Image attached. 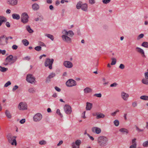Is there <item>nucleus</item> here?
<instances>
[{"mask_svg":"<svg viewBox=\"0 0 148 148\" xmlns=\"http://www.w3.org/2000/svg\"><path fill=\"white\" fill-rule=\"evenodd\" d=\"M108 140V139L106 137L101 136L97 138V141L100 147H103L107 145Z\"/></svg>","mask_w":148,"mask_h":148,"instance_id":"nucleus-1","label":"nucleus"},{"mask_svg":"<svg viewBox=\"0 0 148 148\" xmlns=\"http://www.w3.org/2000/svg\"><path fill=\"white\" fill-rule=\"evenodd\" d=\"M7 138L8 142L12 145L16 146L17 143L16 140V137L13 136L11 134H8L7 135Z\"/></svg>","mask_w":148,"mask_h":148,"instance_id":"nucleus-2","label":"nucleus"},{"mask_svg":"<svg viewBox=\"0 0 148 148\" xmlns=\"http://www.w3.org/2000/svg\"><path fill=\"white\" fill-rule=\"evenodd\" d=\"M17 59L16 56L13 57L12 55H10L8 56L5 60V62L4 64L6 65L8 64H11L15 62Z\"/></svg>","mask_w":148,"mask_h":148,"instance_id":"nucleus-3","label":"nucleus"},{"mask_svg":"<svg viewBox=\"0 0 148 148\" xmlns=\"http://www.w3.org/2000/svg\"><path fill=\"white\" fill-rule=\"evenodd\" d=\"M54 60L53 59H51L49 58H47L45 62V65L46 67L48 66L50 69H52V65L53 63Z\"/></svg>","mask_w":148,"mask_h":148,"instance_id":"nucleus-4","label":"nucleus"},{"mask_svg":"<svg viewBox=\"0 0 148 148\" xmlns=\"http://www.w3.org/2000/svg\"><path fill=\"white\" fill-rule=\"evenodd\" d=\"M26 80L28 82L32 84H35L36 82L35 77L32 74L27 75L26 77Z\"/></svg>","mask_w":148,"mask_h":148,"instance_id":"nucleus-5","label":"nucleus"},{"mask_svg":"<svg viewBox=\"0 0 148 148\" xmlns=\"http://www.w3.org/2000/svg\"><path fill=\"white\" fill-rule=\"evenodd\" d=\"M29 16L26 12L23 13L21 16V22L24 24H26L28 21Z\"/></svg>","mask_w":148,"mask_h":148,"instance_id":"nucleus-6","label":"nucleus"},{"mask_svg":"<svg viewBox=\"0 0 148 148\" xmlns=\"http://www.w3.org/2000/svg\"><path fill=\"white\" fill-rule=\"evenodd\" d=\"M27 104L25 102H20L18 106V108L20 110H24L27 109Z\"/></svg>","mask_w":148,"mask_h":148,"instance_id":"nucleus-7","label":"nucleus"},{"mask_svg":"<svg viewBox=\"0 0 148 148\" xmlns=\"http://www.w3.org/2000/svg\"><path fill=\"white\" fill-rule=\"evenodd\" d=\"M42 118V114L39 113L36 114L34 115L33 118V121L35 122H38L40 121Z\"/></svg>","mask_w":148,"mask_h":148,"instance_id":"nucleus-8","label":"nucleus"},{"mask_svg":"<svg viewBox=\"0 0 148 148\" xmlns=\"http://www.w3.org/2000/svg\"><path fill=\"white\" fill-rule=\"evenodd\" d=\"M66 85L69 87H71L75 86L77 85L76 82L72 79L68 80L66 83Z\"/></svg>","mask_w":148,"mask_h":148,"instance_id":"nucleus-9","label":"nucleus"},{"mask_svg":"<svg viewBox=\"0 0 148 148\" xmlns=\"http://www.w3.org/2000/svg\"><path fill=\"white\" fill-rule=\"evenodd\" d=\"M81 141L79 140H76L72 144V148H79V147L81 144Z\"/></svg>","mask_w":148,"mask_h":148,"instance_id":"nucleus-10","label":"nucleus"},{"mask_svg":"<svg viewBox=\"0 0 148 148\" xmlns=\"http://www.w3.org/2000/svg\"><path fill=\"white\" fill-rule=\"evenodd\" d=\"M121 97L123 100L127 101L128 99L129 95L128 93L122 91L121 93Z\"/></svg>","mask_w":148,"mask_h":148,"instance_id":"nucleus-11","label":"nucleus"},{"mask_svg":"<svg viewBox=\"0 0 148 148\" xmlns=\"http://www.w3.org/2000/svg\"><path fill=\"white\" fill-rule=\"evenodd\" d=\"M9 38H0V45H4L7 43V40ZM12 39V38H10Z\"/></svg>","mask_w":148,"mask_h":148,"instance_id":"nucleus-12","label":"nucleus"},{"mask_svg":"<svg viewBox=\"0 0 148 148\" xmlns=\"http://www.w3.org/2000/svg\"><path fill=\"white\" fill-rule=\"evenodd\" d=\"M72 112L71 106L68 105H65V113L68 115L71 114Z\"/></svg>","mask_w":148,"mask_h":148,"instance_id":"nucleus-13","label":"nucleus"},{"mask_svg":"<svg viewBox=\"0 0 148 148\" xmlns=\"http://www.w3.org/2000/svg\"><path fill=\"white\" fill-rule=\"evenodd\" d=\"M92 132L97 134H99L101 132V129L97 127H93L91 129Z\"/></svg>","mask_w":148,"mask_h":148,"instance_id":"nucleus-14","label":"nucleus"},{"mask_svg":"<svg viewBox=\"0 0 148 148\" xmlns=\"http://www.w3.org/2000/svg\"><path fill=\"white\" fill-rule=\"evenodd\" d=\"M56 76V74L54 73H51L47 77L46 82H49L50 81V79Z\"/></svg>","mask_w":148,"mask_h":148,"instance_id":"nucleus-15","label":"nucleus"},{"mask_svg":"<svg viewBox=\"0 0 148 148\" xmlns=\"http://www.w3.org/2000/svg\"><path fill=\"white\" fill-rule=\"evenodd\" d=\"M136 50L137 52L140 54L143 57H145L144 51L142 49L138 47H136Z\"/></svg>","mask_w":148,"mask_h":148,"instance_id":"nucleus-16","label":"nucleus"},{"mask_svg":"<svg viewBox=\"0 0 148 148\" xmlns=\"http://www.w3.org/2000/svg\"><path fill=\"white\" fill-rule=\"evenodd\" d=\"M17 0H8V3L12 6L16 5L17 4Z\"/></svg>","mask_w":148,"mask_h":148,"instance_id":"nucleus-17","label":"nucleus"},{"mask_svg":"<svg viewBox=\"0 0 148 148\" xmlns=\"http://www.w3.org/2000/svg\"><path fill=\"white\" fill-rule=\"evenodd\" d=\"M73 66V63L69 61H65V67L68 68H72Z\"/></svg>","mask_w":148,"mask_h":148,"instance_id":"nucleus-18","label":"nucleus"},{"mask_svg":"<svg viewBox=\"0 0 148 148\" xmlns=\"http://www.w3.org/2000/svg\"><path fill=\"white\" fill-rule=\"evenodd\" d=\"M96 118L97 119L103 118L105 117V115L101 113H96Z\"/></svg>","mask_w":148,"mask_h":148,"instance_id":"nucleus-19","label":"nucleus"},{"mask_svg":"<svg viewBox=\"0 0 148 148\" xmlns=\"http://www.w3.org/2000/svg\"><path fill=\"white\" fill-rule=\"evenodd\" d=\"M92 107V103L87 102L86 103V109L87 110H90Z\"/></svg>","mask_w":148,"mask_h":148,"instance_id":"nucleus-20","label":"nucleus"},{"mask_svg":"<svg viewBox=\"0 0 148 148\" xmlns=\"http://www.w3.org/2000/svg\"><path fill=\"white\" fill-rule=\"evenodd\" d=\"M6 21L7 19L6 18L3 16H0V26L3 22H6Z\"/></svg>","mask_w":148,"mask_h":148,"instance_id":"nucleus-21","label":"nucleus"},{"mask_svg":"<svg viewBox=\"0 0 148 148\" xmlns=\"http://www.w3.org/2000/svg\"><path fill=\"white\" fill-rule=\"evenodd\" d=\"M81 9L84 11H87L88 9V5L86 3H84L82 4Z\"/></svg>","mask_w":148,"mask_h":148,"instance_id":"nucleus-22","label":"nucleus"},{"mask_svg":"<svg viewBox=\"0 0 148 148\" xmlns=\"http://www.w3.org/2000/svg\"><path fill=\"white\" fill-rule=\"evenodd\" d=\"M74 33L72 31H69L67 32L65 30V37H68L67 36H72L74 35Z\"/></svg>","mask_w":148,"mask_h":148,"instance_id":"nucleus-23","label":"nucleus"},{"mask_svg":"<svg viewBox=\"0 0 148 148\" xmlns=\"http://www.w3.org/2000/svg\"><path fill=\"white\" fill-rule=\"evenodd\" d=\"M92 91V89L90 88L87 87L84 90V93L87 94L91 92Z\"/></svg>","mask_w":148,"mask_h":148,"instance_id":"nucleus-24","label":"nucleus"},{"mask_svg":"<svg viewBox=\"0 0 148 148\" xmlns=\"http://www.w3.org/2000/svg\"><path fill=\"white\" fill-rule=\"evenodd\" d=\"M5 114L8 118L10 119L12 118V115L9 110H6L5 111Z\"/></svg>","mask_w":148,"mask_h":148,"instance_id":"nucleus-25","label":"nucleus"},{"mask_svg":"<svg viewBox=\"0 0 148 148\" xmlns=\"http://www.w3.org/2000/svg\"><path fill=\"white\" fill-rule=\"evenodd\" d=\"M32 7L34 10H37L39 8V5L37 3H34L32 5Z\"/></svg>","mask_w":148,"mask_h":148,"instance_id":"nucleus-26","label":"nucleus"},{"mask_svg":"<svg viewBox=\"0 0 148 148\" xmlns=\"http://www.w3.org/2000/svg\"><path fill=\"white\" fill-rule=\"evenodd\" d=\"M119 131L123 133H125L127 134L128 133V130L125 128H122L119 129Z\"/></svg>","mask_w":148,"mask_h":148,"instance_id":"nucleus-27","label":"nucleus"},{"mask_svg":"<svg viewBox=\"0 0 148 148\" xmlns=\"http://www.w3.org/2000/svg\"><path fill=\"white\" fill-rule=\"evenodd\" d=\"M12 17L14 19L18 20L20 18V16L19 14H12Z\"/></svg>","mask_w":148,"mask_h":148,"instance_id":"nucleus-28","label":"nucleus"},{"mask_svg":"<svg viewBox=\"0 0 148 148\" xmlns=\"http://www.w3.org/2000/svg\"><path fill=\"white\" fill-rule=\"evenodd\" d=\"M142 82L144 84L148 85V79L145 78H143L142 80Z\"/></svg>","mask_w":148,"mask_h":148,"instance_id":"nucleus-29","label":"nucleus"},{"mask_svg":"<svg viewBox=\"0 0 148 148\" xmlns=\"http://www.w3.org/2000/svg\"><path fill=\"white\" fill-rule=\"evenodd\" d=\"M140 99L145 101H148V96L145 95H142L140 97Z\"/></svg>","mask_w":148,"mask_h":148,"instance_id":"nucleus-30","label":"nucleus"},{"mask_svg":"<svg viewBox=\"0 0 148 148\" xmlns=\"http://www.w3.org/2000/svg\"><path fill=\"white\" fill-rule=\"evenodd\" d=\"M26 29L27 31L29 33H32L33 32V31L29 25H27L26 26Z\"/></svg>","mask_w":148,"mask_h":148,"instance_id":"nucleus-31","label":"nucleus"},{"mask_svg":"<svg viewBox=\"0 0 148 148\" xmlns=\"http://www.w3.org/2000/svg\"><path fill=\"white\" fill-rule=\"evenodd\" d=\"M82 2L81 1H79L78 2L77 4L76 5V7L77 9H79L81 7L82 4Z\"/></svg>","mask_w":148,"mask_h":148,"instance_id":"nucleus-32","label":"nucleus"},{"mask_svg":"<svg viewBox=\"0 0 148 148\" xmlns=\"http://www.w3.org/2000/svg\"><path fill=\"white\" fill-rule=\"evenodd\" d=\"M22 42L23 45L25 46H27L29 43V41L25 39L23 40Z\"/></svg>","mask_w":148,"mask_h":148,"instance_id":"nucleus-33","label":"nucleus"},{"mask_svg":"<svg viewBox=\"0 0 148 148\" xmlns=\"http://www.w3.org/2000/svg\"><path fill=\"white\" fill-rule=\"evenodd\" d=\"M119 112V110L118 109H117L114 112L111 113L110 115L112 116H116L117 113Z\"/></svg>","mask_w":148,"mask_h":148,"instance_id":"nucleus-34","label":"nucleus"},{"mask_svg":"<svg viewBox=\"0 0 148 148\" xmlns=\"http://www.w3.org/2000/svg\"><path fill=\"white\" fill-rule=\"evenodd\" d=\"M114 125L116 127L119 126V122L118 120L116 119L113 122Z\"/></svg>","mask_w":148,"mask_h":148,"instance_id":"nucleus-35","label":"nucleus"},{"mask_svg":"<svg viewBox=\"0 0 148 148\" xmlns=\"http://www.w3.org/2000/svg\"><path fill=\"white\" fill-rule=\"evenodd\" d=\"M102 81L103 82V84L104 86H106L108 84V82L106 80V79L105 78H103Z\"/></svg>","mask_w":148,"mask_h":148,"instance_id":"nucleus-36","label":"nucleus"},{"mask_svg":"<svg viewBox=\"0 0 148 148\" xmlns=\"http://www.w3.org/2000/svg\"><path fill=\"white\" fill-rule=\"evenodd\" d=\"M141 45L146 48L148 47V42H144L142 43Z\"/></svg>","mask_w":148,"mask_h":148,"instance_id":"nucleus-37","label":"nucleus"},{"mask_svg":"<svg viewBox=\"0 0 148 148\" xmlns=\"http://www.w3.org/2000/svg\"><path fill=\"white\" fill-rule=\"evenodd\" d=\"M112 62L111 63V65H114L116 64V59L115 58H112Z\"/></svg>","mask_w":148,"mask_h":148,"instance_id":"nucleus-38","label":"nucleus"},{"mask_svg":"<svg viewBox=\"0 0 148 148\" xmlns=\"http://www.w3.org/2000/svg\"><path fill=\"white\" fill-rule=\"evenodd\" d=\"M28 91L30 93H33L35 92V90L34 88H31L29 89Z\"/></svg>","mask_w":148,"mask_h":148,"instance_id":"nucleus-39","label":"nucleus"},{"mask_svg":"<svg viewBox=\"0 0 148 148\" xmlns=\"http://www.w3.org/2000/svg\"><path fill=\"white\" fill-rule=\"evenodd\" d=\"M7 68L4 67H2L1 66H0V71L2 72H5L7 70Z\"/></svg>","mask_w":148,"mask_h":148,"instance_id":"nucleus-40","label":"nucleus"},{"mask_svg":"<svg viewBox=\"0 0 148 148\" xmlns=\"http://www.w3.org/2000/svg\"><path fill=\"white\" fill-rule=\"evenodd\" d=\"M56 113L58 114L61 117H63L62 114L61 113L60 110L59 109H57L56 111Z\"/></svg>","mask_w":148,"mask_h":148,"instance_id":"nucleus-41","label":"nucleus"},{"mask_svg":"<svg viewBox=\"0 0 148 148\" xmlns=\"http://www.w3.org/2000/svg\"><path fill=\"white\" fill-rule=\"evenodd\" d=\"M35 50L37 51H39L41 50L42 48L40 46H37L35 47L34 48Z\"/></svg>","mask_w":148,"mask_h":148,"instance_id":"nucleus-42","label":"nucleus"},{"mask_svg":"<svg viewBox=\"0 0 148 148\" xmlns=\"http://www.w3.org/2000/svg\"><path fill=\"white\" fill-rule=\"evenodd\" d=\"M47 143V142L45 140H42L39 142V144L40 145H44Z\"/></svg>","mask_w":148,"mask_h":148,"instance_id":"nucleus-43","label":"nucleus"},{"mask_svg":"<svg viewBox=\"0 0 148 148\" xmlns=\"http://www.w3.org/2000/svg\"><path fill=\"white\" fill-rule=\"evenodd\" d=\"M143 146L144 147H148V140L144 142Z\"/></svg>","mask_w":148,"mask_h":148,"instance_id":"nucleus-44","label":"nucleus"},{"mask_svg":"<svg viewBox=\"0 0 148 148\" xmlns=\"http://www.w3.org/2000/svg\"><path fill=\"white\" fill-rule=\"evenodd\" d=\"M94 96H95L98 97L100 98L102 96V95L101 93H96L95 94L93 95Z\"/></svg>","mask_w":148,"mask_h":148,"instance_id":"nucleus-45","label":"nucleus"},{"mask_svg":"<svg viewBox=\"0 0 148 148\" xmlns=\"http://www.w3.org/2000/svg\"><path fill=\"white\" fill-rule=\"evenodd\" d=\"M132 107L133 108H135L137 106V103L136 101H134L132 103Z\"/></svg>","mask_w":148,"mask_h":148,"instance_id":"nucleus-46","label":"nucleus"},{"mask_svg":"<svg viewBox=\"0 0 148 148\" xmlns=\"http://www.w3.org/2000/svg\"><path fill=\"white\" fill-rule=\"evenodd\" d=\"M11 83L10 81H8L7 83H6L4 85V87H7L8 86L10 85L11 84Z\"/></svg>","mask_w":148,"mask_h":148,"instance_id":"nucleus-47","label":"nucleus"},{"mask_svg":"<svg viewBox=\"0 0 148 148\" xmlns=\"http://www.w3.org/2000/svg\"><path fill=\"white\" fill-rule=\"evenodd\" d=\"M111 0H102V2L104 4H107L109 3Z\"/></svg>","mask_w":148,"mask_h":148,"instance_id":"nucleus-48","label":"nucleus"},{"mask_svg":"<svg viewBox=\"0 0 148 148\" xmlns=\"http://www.w3.org/2000/svg\"><path fill=\"white\" fill-rule=\"evenodd\" d=\"M38 45L40 46L46 47L45 45L43 42L40 41L38 42Z\"/></svg>","mask_w":148,"mask_h":148,"instance_id":"nucleus-49","label":"nucleus"},{"mask_svg":"<svg viewBox=\"0 0 148 148\" xmlns=\"http://www.w3.org/2000/svg\"><path fill=\"white\" fill-rule=\"evenodd\" d=\"M135 127H136V130L137 131H138V132H143V130H142V129H139L138 127L136 125V126H135Z\"/></svg>","mask_w":148,"mask_h":148,"instance_id":"nucleus-50","label":"nucleus"},{"mask_svg":"<svg viewBox=\"0 0 148 148\" xmlns=\"http://www.w3.org/2000/svg\"><path fill=\"white\" fill-rule=\"evenodd\" d=\"M65 41L68 43L71 42V40L70 38H65Z\"/></svg>","mask_w":148,"mask_h":148,"instance_id":"nucleus-51","label":"nucleus"},{"mask_svg":"<svg viewBox=\"0 0 148 148\" xmlns=\"http://www.w3.org/2000/svg\"><path fill=\"white\" fill-rule=\"evenodd\" d=\"M5 53L6 51L5 50H1L0 49V54H2V55H4L5 54Z\"/></svg>","mask_w":148,"mask_h":148,"instance_id":"nucleus-52","label":"nucleus"},{"mask_svg":"<svg viewBox=\"0 0 148 148\" xmlns=\"http://www.w3.org/2000/svg\"><path fill=\"white\" fill-rule=\"evenodd\" d=\"M25 119H23L21 120L19 123L21 124H23L25 123Z\"/></svg>","mask_w":148,"mask_h":148,"instance_id":"nucleus-53","label":"nucleus"},{"mask_svg":"<svg viewBox=\"0 0 148 148\" xmlns=\"http://www.w3.org/2000/svg\"><path fill=\"white\" fill-rule=\"evenodd\" d=\"M30 59V57L27 56L23 58V59L24 60H29Z\"/></svg>","mask_w":148,"mask_h":148,"instance_id":"nucleus-54","label":"nucleus"},{"mask_svg":"<svg viewBox=\"0 0 148 148\" xmlns=\"http://www.w3.org/2000/svg\"><path fill=\"white\" fill-rule=\"evenodd\" d=\"M119 68L122 69H124L125 68V66L123 64H121L119 66Z\"/></svg>","mask_w":148,"mask_h":148,"instance_id":"nucleus-55","label":"nucleus"},{"mask_svg":"<svg viewBox=\"0 0 148 148\" xmlns=\"http://www.w3.org/2000/svg\"><path fill=\"white\" fill-rule=\"evenodd\" d=\"M18 88V86L17 85L15 86L12 88V91H15Z\"/></svg>","mask_w":148,"mask_h":148,"instance_id":"nucleus-56","label":"nucleus"},{"mask_svg":"<svg viewBox=\"0 0 148 148\" xmlns=\"http://www.w3.org/2000/svg\"><path fill=\"white\" fill-rule=\"evenodd\" d=\"M89 3L91 4H93L95 3V0H89Z\"/></svg>","mask_w":148,"mask_h":148,"instance_id":"nucleus-57","label":"nucleus"},{"mask_svg":"<svg viewBox=\"0 0 148 148\" xmlns=\"http://www.w3.org/2000/svg\"><path fill=\"white\" fill-rule=\"evenodd\" d=\"M87 135L88 136V137L90 138V140H92L93 141L94 140V138L92 136H90L89 134H87Z\"/></svg>","mask_w":148,"mask_h":148,"instance_id":"nucleus-58","label":"nucleus"},{"mask_svg":"<svg viewBox=\"0 0 148 148\" xmlns=\"http://www.w3.org/2000/svg\"><path fill=\"white\" fill-rule=\"evenodd\" d=\"M136 138H134V139H132V144H135V145H137L136 142Z\"/></svg>","mask_w":148,"mask_h":148,"instance_id":"nucleus-59","label":"nucleus"},{"mask_svg":"<svg viewBox=\"0 0 148 148\" xmlns=\"http://www.w3.org/2000/svg\"><path fill=\"white\" fill-rule=\"evenodd\" d=\"M18 46L16 45H14L12 46V48L13 50H16L17 49Z\"/></svg>","mask_w":148,"mask_h":148,"instance_id":"nucleus-60","label":"nucleus"},{"mask_svg":"<svg viewBox=\"0 0 148 148\" xmlns=\"http://www.w3.org/2000/svg\"><path fill=\"white\" fill-rule=\"evenodd\" d=\"M117 85V84L116 83H114L113 84H111L110 85V86L111 87H116Z\"/></svg>","mask_w":148,"mask_h":148,"instance_id":"nucleus-61","label":"nucleus"},{"mask_svg":"<svg viewBox=\"0 0 148 148\" xmlns=\"http://www.w3.org/2000/svg\"><path fill=\"white\" fill-rule=\"evenodd\" d=\"M86 113V111H84L82 114V117L84 119H85L86 118V117L85 116V114Z\"/></svg>","mask_w":148,"mask_h":148,"instance_id":"nucleus-62","label":"nucleus"},{"mask_svg":"<svg viewBox=\"0 0 148 148\" xmlns=\"http://www.w3.org/2000/svg\"><path fill=\"white\" fill-rule=\"evenodd\" d=\"M136 145H137L132 144L130 146V148H136Z\"/></svg>","mask_w":148,"mask_h":148,"instance_id":"nucleus-63","label":"nucleus"},{"mask_svg":"<svg viewBox=\"0 0 148 148\" xmlns=\"http://www.w3.org/2000/svg\"><path fill=\"white\" fill-rule=\"evenodd\" d=\"M145 78L148 79V71L145 72L144 74Z\"/></svg>","mask_w":148,"mask_h":148,"instance_id":"nucleus-64","label":"nucleus"}]
</instances>
